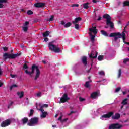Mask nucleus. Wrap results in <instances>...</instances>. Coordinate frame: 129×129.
Masks as SVG:
<instances>
[{
  "mask_svg": "<svg viewBox=\"0 0 129 129\" xmlns=\"http://www.w3.org/2000/svg\"><path fill=\"white\" fill-rule=\"evenodd\" d=\"M31 72L28 71V70H25L26 74H28V75H32V74H34L35 73V70H36L35 76L34 78V80H37L38 78L40 77L41 75V71L39 69V67L36 66V64H33L31 68Z\"/></svg>",
  "mask_w": 129,
  "mask_h": 129,
  "instance_id": "f257e3e1",
  "label": "nucleus"
},
{
  "mask_svg": "<svg viewBox=\"0 0 129 129\" xmlns=\"http://www.w3.org/2000/svg\"><path fill=\"white\" fill-rule=\"evenodd\" d=\"M109 37L110 38L114 37V41H115V42H116L118 39H121L122 37L123 43H124L126 45H129V42L125 41V33H124V32L123 31L122 32V34H121L120 32L111 33L109 35Z\"/></svg>",
  "mask_w": 129,
  "mask_h": 129,
  "instance_id": "f03ea898",
  "label": "nucleus"
},
{
  "mask_svg": "<svg viewBox=\"0 0 129 129\" xmlns=\"http://www.w3.org/2000/svg\"><path fill=\"white\" fill-rule=\"evenodd\" d=\"M114 113L113 112H109L107 114H104L101 116L102 118H110L112 116V119H119L120 118V114L118 113L115 114V115H113Z\"/></svg>",
  "mask_w": 129,
  "mask_h": 129,
  "instance_id": "7ed1b4c3",
  "label": "nucleus"
},
{
  "mask_svg": "<svg viewBox=\"0 0 129 129\" xmlns=\"http://www.w3.org/2000/svg\"><path fill=\"white\" fill-rule=\"evenodd\" d=\"M103 19H106V24L107 25H110L111 29H113L114 28V24L111 22V17L110 15L106 13L103 16Z\"/></svg>",
  "mask_w": 129,
  "mask_h": 129,
  "instance_id": "20e7f679",
  "label": "nucleus"
},
{
  "mask_svg": "<svg viewBox=\"0 0 129 129\" xmlns=\"http://www.w3.org/2000/svg\"><path fill=\"white\" fill-rule=\"evenodd\" d=\"M89 31L91 32H89L91 41V42H94V39H95V35H92V33H93L94 35H96L97 34V29H96V27L92 26V28H89Z\"/></svg>",
  "mask_w": 129,
  "mask_h": 129,
  "instance_id": "39448f33",
  "label": "nucleus"
},
{
  "mask_svg": "<svg viewBox=\"0 0 129 129\" xmlns=\"http://www.w3.org/2000/svg\"><path fill=\"white\" fill-rule=\"evenodd\" d=\"M21 53L17 54H9L8 53H5L3 54V59L4 60H7V59H16L17 57L20 56Z\"/></svg>",
  "mask_w": 129,
  "mask_h": 129,
  "instance_id": "423d86ee",
  "label": "nucleus"
},
{
  "mask_svg": "<svg viewBox=\"0 0 129 129\" xmlns=\"http://www.w3.org/2000/svg\"><path fill=\"white\" fill-rule=\"evenodd\" d=\"M29 121L27 123V125L28 126H34V125H37L39 123V118L37 117H34L31 118Z\"/></svg>",
  "mask_w": 129,
  "mask_h": 129,
  "instance_id": "0eeeda50",
  "label": "nucleus"
},
{
  "mask_svg": "<svg viewBox=\"0 0 129 129\" xmlns=\"http://www.w3.org/2000/svg\"><path fill=\"white\" fill-rule=\"evenodd\" d=\"M48 47L49 50L53 51L54 53H60L61 52V49L60 48L57 47L56 45L53 44V42H49L48 43Z\"/></svg>",
  "mask_w": 129,
  "mask_h": 129,
  "instance_id": "6e6552de",
  "label": "nucleus"
},
{
  "mask_svg": "<svg viewBox=\"0 0 129 129\" xmlns=\"http://www.w3.org/2000/svg\"><path fill=\"white\" fill-rule=\"evenodd\" d=\"M70 99V98L68 97V95L65 93L63 95L62 97L60 98L59 103H65L67 102L68 100Z\"/></svg>",
  "mask_w": 129,
  "mask_h": 129,
  "instance_id": "1a4fd4ad",
  "label": "nucleus"
},
{
  "mask_svg": "<svg viewBox=\"0 0 129 129\" xmlns=\"http://www.w3.org/2000/svg\"><path fill=\"white\" fill-rule=\"evenodd\" d=\"M122 126L119 123H112L108 127V129H120Z\"/></svg>",
  "mask_w": 129,
  "mask_h": 129,
  "instance_id": "9d476101",
  "label": "nucleus"
},
{
  "mask_svg": "<svg viewBox=\"0 0 129 129\" xmlns=\"http://www.w3.org/2000/svg\"><path fill=\"white\" fill-rule=\"evenodd\" d=\"M12 122V121L10 119H8L6 120L5 121H3L1 123V127H6L7 126H9L10 124H11V123Z\"/></svg>",
  "mask_w": 129,
  "mask_h": 129,
  "instance_id": "9b49d317",
  "label": "nucleus"
},
{
  "mask_svg": "<svg viewBox=\"0 0 129 129\" xmlns=\"http://www.w3.org/2000/svg\"><path fill=\"white\" fill-rule=\"evenodd\" d=\"M98 55V52L95 51H92L91 54L89 55L90 59H95L97 58V55Z\"/></svg>",
  "mask_w": 129,
  "mask_h": 129,
  "instance_id": "f8f14e48",
  "label": "nucleus"
},
{
  "mask_svg": "<svg viewBox=\"0 0 129 129\" xmlns=\"http://www.w3.org/2000/svg\"><path fill=\"white\" fill-rule=\"evenodd\" d=\"M46 6V3H37L34 4L35 8H44Z\"/></svg>",
  "mask_w": 129,
  "mask_h": 129,
  "instance_id": "ddd939ff",
  "label": "nucleus"
},
{
  "mask_svg": "<svg viewBox=\"0 0 129 129\" xmlns=\"http://www.w3.org/2000/svg\"><path fill=\"white\" fill-rule=\"evenodd\" d=\"M82 62L84 66H86L87 65V57L83 56L82 57Z\"/></svg>",
  "mask_w": 129,
  "mask_h": 129,
  "instance_id": "4468645a",
  "label": "nucleus"
},
{
  "mask_svg": "<svg viewBox=\"0 0 129 129\" xmlns=\"http://www.w3.org/2000/svg\"><path fill=\"white\" fill-rule=\"evenodd\" d=\"M82 20V18H81V17L76 18L75 19V21H72V23L74 25H75V24H77V23H78L79 22H80Z\"/></svg>",
  "mask_w": 129,
  "mask_h": 129,
  "instance_id": "2eb2a0df",
  "label": "nucleus"
},
{
  "mask_svg": "<svg viewBox=\"0 0 129 129\" xmlns=\"http://www.w3.org/2000/svg\"><path fill=\"white\" fill-rule=\"evenodd\" d=\"M98 96V93L94 92L91 94V98L95 99Z\"/></svg>",
  "mask_w": 129,
  "mask_h": 129,
  "instance_id": "dca6fc26",
  "label": "nucleus"
},
{
  "mask_svg": "<svg viewBox=\"0 0 129 129\" xmlns=\"http://www.w3.org/2000/svg\"><path fill=\"white\" fill-rule=\"evenodd\" d=\"M23 124H26L29 121V119L27 117H24L22 119Z\"/></svg>",
  "mask_w": 129,
  "mask_h": 129,
  "instance_id": "f3484780",
  "label": "nucleus"
},
{
  "mask_svg": "<svg viewBox=\"0 0 129 129\" xmlns=\"http://www.w3.org/2000/svg\"><path fill=\"white\" fill-rule=\"evenodd\" d=\"M49 35H50V32H49V31H46L45 32L43 33L42 34L43 37H44V38H46V37H48Z\"/></svg>",
  "mask_w": 129,
  "mask_h": 129,
  "instance_id": "a211bd4d",
  "label": "nucleus"
},
{
  "mask_svg": "<svg viewBox=\"0 0 129 129\" xmlns=\"http://www.w3.org/2000/svg\"><path fill=\"white\" fill-rule=\"evenodd\" d=\"M17 95L19 96L20 98H23V97H24V92H18L17 93Z\"/></svg>",
  "mask_w": 129,
  "mask_h": 129,
  "instance_id": "6ab92c4d",
  "label": "nucleus"
},
{
  "mask_svg": "<svg viewBox=\"0 0 129 129\" xmlns=\"http://www.w3.org/2000/svg\"><path fill=\"white\" fill-rule=\"evenodd\" d=\"M88 5H89V3L88 2L83 4V8L84 9H88L89 8V6H88Z\"/></svg>",
  "mask_w": 129,
  "mask_h": 129,
  "instance_id": "aec40b11",
  "label": "nucleus"
},
{
  "mask_svg": "<svg viewBox=\"0 0 129 129\" xmlns=\"http://www.w3.org/2000/svg\"><path fill=\"white\" fill-rule=\"evenodd\" d=\"M101 33L102 35H103L104 36H105V37H108V34H107V32H106L104 30H101Z\"/></svg>",
  "mask_w": 129,
  "mask_h": 129,
  "instance_id": "412c9836",
  "label": "nucleus"
},
{
  "mask_svg": "<svg viewBox=\"0 0 129 129\" xmlns=\"http://www.w3.org/2000/svg\"><path fill=\"white\" fill-rule=\"evenodd\" d=\"M121 104L123 105H126V104H127V98L123 100Z\"/></svg>",
  "mask_w": 129,
  "mask_h": 129,
  "instance_id": "4be33fe9",
  "label": "nucleus"
},
{
  "mask_svg": "<svg viewBox=\"0 0 129 129\" xmlns=\"http://www.w3.org/2000/svg\"><path fill=\"white\" fill-rule=\"evenodd\" d=\"M47 115H48V113H47V112H44L42 113L41 117H42V118H45Z\"/></svg>",
  "mask_w": 129,
  "mask_h": 129,
  "instance_id": "5701e85b",
  "label": "nucleus"
},
{
  "mask_svg": "<svg viewBox=\"0 0 129 129\" xmlns=\"http://www.w3.org/2000/svg\"><path fill=\"white\" fill-rule=\"evenodd\" d=\"M121 76V69H119L118 70V78H120Z\"/></svg>",
  "mask_w": 129,
  "mask_h": 129,
  "instance_id": "b1692460",
  "label": "nucleus"
},
{
  "mask_svg": "<svg viewBox=\"0 0 129 129\" xmlns=\"http://www.w3.org/2000/svg\"><path fill=\"white\" fill-rule=\"evenodd\" d=\"M104 58V56L103 55H99L98 57V61H102V59Z\"/></svg>",
  "mask_w": 129,
  "mask_h": 129,
  "instance_id": "393cba45",
  "label": "nucleus"
},
{
  "mask_svg": "<svg viewBox=\"0 0 129 129\" xmlns=\"http://www.w3.org/2000/svg\"><path fill=\"white\" fill-rule=\"evenodd\" d=\"M71 25H72V24H71V23L68 22L64 25V28H69V27H70V26H71Z\"/></svg>",
  "mask_w": 129,
  "mask_h": 129,
  "instance_id": "a878e982",
  "label": "nucleus"
},
{
  "mask_svg": "<svg viewBox=\"0 0 129 129\" xmlns=\"http://www.w3.org/2000/svg\"><path fill=\"white\" fill-rule=\"evenodd\" d=\"M47 21L49 22H53V21H54V15H51L50 19H47Z\"/></svg>",
  "mask_w": 129,
  "mask_h": 129,
  "instance_id": "bb28decb",
  "label": "nucleus"
},
{
  "mask_svg": "<svg viewBox=\"0 0 129 129\" xmlns=\"http://www.w3.org/2000/svg\"><path fill=\"white\" fill-rule=\"evenodd\" d=\"M34 110L33 109H31L30 110V113L29 115V116L30 117V116H33V114H34Z\"/></svg>",
  "mask_w": 129,
  "mask_h": 129,
  "instance_id": "cd10ccee",
  "label": "nucleus"
},
{
  "mask_svg": "<svg viewBox=\"0 0 129 129\" xmlns=\"http://www.w3.org/2000/svg\"><path fill=\"white\" fill-rule=\"evenodd\" d=\"M85 87L86 88H88L89 87V82H86L85 85H84Z\"/></svg>",
  "mask_w": 129,
  "mask_h": 129,
  "instance_id": "c85d7f7f",
  "label": "nucleus"
},
{
  "mask_svg": "<svg viewBox=\"0 0 129 129\" xmlns=\"http://www.w3.org/2000/svg\"><path fill=\"white\" fill-rule=\"evenodd\" d=\"M16 87H18V86L16 84H13L11 86H10V90H12L13 88H15Z\"/></svg>",
  "mask_w": 129,
  "mask_h": 129,
  "instance_id": "c756f323",
  "label": "nucleus"
},
{
  "mask_svg": "<svg viewBox=\"0 0 129 129\" xmlns=\"http://www.w3.org/2000/svg\"><path fill=\"white\" fill-rule=\"evenodd\" d=\"M99 75H105V73H104V71H101L98 72Z\"/></svg>",
  "mask_w": 129,
  "mask_h": 129,
  "instance_id": "7c9ffc66",
  "label": "nucleus"
},
{
  "mask_svg": "<svg viewBox=\"0 0 129 129\" xmlns=\"http://www.w3.org/2000/svg\"><path fill=\"white\" fill-rule=\"evenodd\" d=\"M22 28L24 32L28 31V26H24V27H23Z\"/></svg>",
  "mask_w": 129,
  "mask_h": 129,
  "instance_id": "2f4dec72",
  "label": "nucleus"
},
{
  "mask_svg": "<svg viewBox=\"0 0 129 129\" xmlns=\"http://www.w3.org/2000/svg\"><path fill=\"white\" fill-rule=\"evenodd\" d=\"M75 28L76 30H79V24H75Z\"/></svg>",
  "mask_w": 129,
  "mask_h": 129,
  "instance_id": "473e14b6",
  "label": "nucleus"
},
{
  "mask_svg": "<svg viewBox=\"0 0 129 129\" xmlns=\"http://www.w3.org/2000/svg\"><path fill=\"white\" fill-rule=\"evenodd\" d=\"M33 14H34V12L32 10H28L27 11V15H33Z\"/></svg>",
  "mask_w": 129,
  "mask_h": 129,
  "instance_id": "72a5a7b5",
  "label": "nucleus"
},
{
  "mask_svg": "<svg viewBox=\"0 0 129 129\" xmlns=\"http://www.w3.org/2000/svg\"><path fill=\"white\" fill-rule=\"evenodd\" d=\"M121 89V88L120 87L117 88L115 90V92L116 93L119 92Z\"/></svg>",
  "mask_w": 129,
  "mask_h": 129,
  "instance_id": "f704fd0d",
  "label": "nucleus"
},
{
  "mask_svg": "<svg viewBox=\"0 0 129 129\" xmlns=\"http://www.w3.org/2000/svg\"><path fill=\"white\" fill-rule=\"evenodd\" d=\"M129 62V58H125L123 59L124 64H126V62Z\"/></svg>",
  "mask_w": 129,
  "mask_h": 129,
  "instance_id": "c9c22d12",
  "label": "nucleus"
},
{
  "mask_svg": "<svg viewBox=\"0 0 129 129\" xmlns=\"http://www.w3.org/2000/svg\"><path fill=\"white\" fill-rule=\"evenodd\" d=\"M23 68L24 69H28V68H29V67L28 66V64H27V63H25L23 65Z\"/></svg>",
  "mask_w": 129,
  "mask_h": 129,
  "instance_id": "e433bc0d",
  "label": "nucleus"
},
{
  "mask_svg": "<svg viewBox=\"0 0 129 129\" xmlns=\"http://www.w3.org/2000/svg\"><path fill=\"white\" fill-rule=\"evenodd\" d=\"M79 99L81 102H82L83 101H85V99L82 98L81 97H80L79 98Z\"/></svg>",
  "mask_w": 129,
  "mask_h": 129,
  "instance_id": "4c0bfd02",
  "label": "nucleus"
},
{
  "mask_svg": "<svg viewBox=\"0 0 129 129\" xmlns=\"http://www.w3.org/2000/svg\"><path fill=\"white\" fill-rule=\"evenodd\" d=\"M29 24H30L29 22H28V21L25 22V23L24 24V27H28V25H29Z\"/></svg>",
  "mask_w": 129,
  "mask_h": 129,
  "instance_id": "58836bf2",
  "label": "nucleus"
},
{
  "mask_svg": "<svg viewBox=\"0 0 129 129\" xmlns=\"http://www.w3.org/2000/svg\"><path fill=\"white\" fill-rule=\"evenodd\" d=\"M49 107V105L47 104H44L43 106H41V107Z\"/></svg>",
  "mask_w": 129,
  "mask_h": 129,
  "instance_id": "ea45409f",
  "label": "nucleus"
},
{
  "mask_svg": "<svg viewBox=\"0 0 129 129\" xmlns=\"http://www.w3.org/2000/svg\"><path fill=\"white\" fill-rule=\"evenodd\" d=\"M3 49L5 52H7V51H8V47H3Z\"/></svg>",
  "mask_w": 129,
  "mask_h": 129,
  "instance_id": "a19ab883",
  "label": "nucleus"
},
{
  "mask_svg": "<svg viewBox=\"0 0 129 129\" xmlns=\"http://www.w3.org/2000/svg\"><path fill=\"white\" fill-rule=\"evenodd\" d=\"M68 120V118H65V119H63V120H62L61 122H66V121H67Z\"/></svg>",
  "mask_w": 129,
  "mask_h": 129,
  "instance_id": "79ce46f5",
  "label": "nucleus"
},
{
  "mask_svg": "<svg viewBox=\"0 0 129 129\" xmlns=\"http://www.w3.org/2000/svg\"><path fill=\"white\" fill-rule=\"evenodd\" d=\"M72 7H79V4H73L72 5Z\"/></svg>",
  "mask_w": 129,
  "mask_h": 129,
  "instance_id": "37998d69",
  "label": "nucleus"
},
{
  "mask_svg": "<svg viewBox=\"0 0 129 129\" xmlns=\"http://www.w3.org/2000/svg\"><path fill=\"white\" fill-rule=\"evenodd\" d=\"M102 19V17L101 16H99L98 18L97 19V21H100Z\"/></svg>",
  "mask_w": 129,
  "mask_h": 129,
  "instance_id": "c03bdc74",
  "label": "nucleus"
},
{
  "mask_svg": "<svg viewBox=\"0 0 129 129\" xmlns=\"http://www.w3.org/2000/svg\"><path fill=\"white\" fill-rule=\"evenodd\" d=\"M10 76L12 78H15V77H16V75L11 74Z\"/></svg>",
  "mask_w": 129,
  "mask_h": 129,
  "instance_id": "a18cd8bd",
  "label": "nucleus"
},
{
  "mask_svg": "<svg viewBox=\"0 0 129 129\" xmlns=\"http://www.w3.org/2000/svg\"><path fill=\"white\" fill-rule=\"evenodd\" d=\"M3 8H4V4L0 3V9H3Z\"/></svg>",
  "mask_w": 129,
  "mask_h": 129,
  "instance_id": "49530a36",
  "label": "nucleus"
},
{
  "mask_svg": "<svg viewBox=\"0 0 129 129\" xmlns=\"http://www.w3.org/2000/svg\"><path fill=\"white\" fill-rule=\"evenodd\" d=\"M41 94H42V93L41 92H39V93L37 94V96L40 97V96H41Z\"/></svg>",
  "mask_w": 129,
  "mask_h": 129,
  "instance_id": "de8ad7c7",
  "label": "nucleus"
},
{
  "mask_svg": "<svg viewBox=\"0 0 129 129\" xmlns=\"http://www.w3.org/2000/svg\"><path fill=\"white\" fill-rule=\"evenodd\" d=\"M14 103V102H12L9 105H8V108H10V106H12V105H13V104Z\"/></svg>",
  "mask_w": 129,
  "mask_h": 129,
  "instance_id": "09e8293b",
  "label": "nucleus"
},
{
  "mask_svg": "<svg viewBox=\"0 0 129 129\" xmlns=\"http://www.w3.org/2000/svg\"><path fill=\"white\" fill-rule=\"evenodd\" d=\"M73 113H75V112L72 111L70 112V113L69 114V115H71V114H73Z\"/></svg>",
  "mask_w": 129,
  "mask_h": 129,
  "instance_id": "8fccbe9b",
  "label": "nucleus"
},
{
  "mask_svg": "<svg viewBox=\"0 0 129 129\" xmlns=\"http://www.w3.org/2000/svg\"><path fill=\"white\" fill-rule=\"evenodd\" d=\"M0 3H7V0H0Z\"/></svg>",
  "mask_w": 129,
  "mask_h": 129,
  "instance_id": "3c124183",
  "label": "nucleus"
},
{
  "mask_svg": "<svg viewBox=\"0 0 129 129\" xmlns=\"http://www.w3.org/2000/svg\"><path fill=\"white\" fill-rule=\"evenodd\" d=\"M44 41L45 42H48V41H49V38L46 37L44 38Z\"/></svg>",
  "mask_w": 129,
  "mask_h": 129,
  "instance_id": "603ef678",
  "label": "nucleus"
},
{
  "mask_svg": "<svg viewBox=\"0 0 129 129\" xmlns=\"http://www.w3.org/2000/svg\"><path fill=\"white\" fill-rule=\"evenodd\" d=\"M62 116H60L59 118H58V120H60L61 121L62 120Z\"/></svg>",
  "mask_w": 129,
  "mask_h": 129,
  "instance_id": "864d4df0",
  "label": "nucleus"
},
{
  "mask_svg": "<svg viewBox=\"0 0 129 129\" xmlns=\"http://www.w3.org/2000/svg\"><path fill=\"white\" fill-rule=\"evenodd\" d=\"M61 24L62 25H65V22H64V21H62L61 22Z\"/></svg>",
  "mask_w": 129,
  "mask_h": 129,
  "instance_id": "5fc2aeb1",
  "label": "nucleus"
},
{
  "mask_svg": "<svg viewBox=\"0 0 129 129\" xmlns=\"http://www.w3.org/2000/svg\"><path fill=\"white\" fill-rule=\"evenodd\" d=\"M4 85V83L0 82V87H2Z\"/></svg>",
  "mask_w": 129,
  "mask_h": 129,
  "instance_id": "6e6d98bb",
  "label": "nucleus"
},
{
  "mask_svg": "<svg viewBox=\"0 0 129 129\" xmlns=\"http://www.w3.org/2000/svg\"><path fill=\"white\" fill-rule=\"evenodd\" d=\"M90 70H91V68L87 71V73H89V72H90Z\"/></svg>",
  "mask_w": 129,
  "mask_h": 129,
  "instance_id": "4d7b16f0",
  "label": "nucleus"
},
{
  "mask_svg": "<svg viewBox=\"0 0 129 129\" xmlns=\"http://www.w3.org/2000/svg\"><path fill=\"white\" fill-rule=\"evenodd\" d=\"M40 111H41V112L43 113V112H44V109H40Z\"/></svg>",
  "mask_w": 129,
  "mask_h": 129,
  "instance_id": "13d9d810",
  "label": "nucleus"
},
{
  "mask_svg": "<svg viewBox=\"0 0 129 129\" xmlns=\"http://www.w3.org/2000/svg\"><path fill=\"white\" fill-rule=\"evenodd\" d=\"M93 3H94V4H96L97 3V1H96V0H93Z\"/></svg>",
  "mask_w": 129,
  "mask_h": 129,
  "instance_id": "bf43d9fd",
  "label": "nucleus"
},
{
  "mask_svg": "<svg viewBox=\"0 0 129 129\" xmlns=\"http://www.w3.org/2000/svg\"><path fill=\"white\" fill-rule=\"evenodd\" d=\"M42 63H43L44 64H47V62H46L45 60H42Z\"/></svg>",
  "mask_w": 129,
  "mask_h": 129,
  "instance_id": "052dcab7",
  "label": "nucleus"
},
{
  "mask_svg": "<svg viewBox=\"0 0 129 129\" xmlns=\"http://www.w3.org/2000/svg\"><path fill=\"white\" fill-rule=\"evenodd\" d=\"M122 93H123V95H125V94H126V92H122Z\"/></svg>",
  "mask_w": 129,
  "mask_h": 129,
  "instance_id": "680f3d73",
  "label": "nucleus"
},
{
  "mask_svg": "<svg viewBox=\"0 0 129 129\" xmlns=\"http://www.w3.org/2000/svg\"><path fill=\"white\" fill-rule=\"evenodd\" d=\"M123 105H122L121 107H120V109H122V108H123Z\"/></svg>",
  "mask_w": 129,
  "mask_h": 129,
  "instance_id": "e2e57ef3",
  "label": "nucleus"
},
{
  "mask_svg": "<svg viewBox=\"0 0 129 129\" xmlns=\"http://www.w3.org/2000/svg\"><path fill=\"white\" fill-rule=\"evenodd\" d=\"M2 70H1V68H0V75H2Z\"/></svg>",
  "mask_w": 129,
  "mask_h": 129,
  "instance_id": "0e129e2a",
  "label": "nucleus"
},
{
  "mask_svg": "<svg viewBox=\"0 0 129 129\" xmlns=\"http://www.w3.org/2000/svg\"><path fill=\"white\" fill-rule=\"evenodd\" d=\"M21 12H25V10H24V9H21Z\"/></svg>",
  "mask_w": 129,
  "mask_h": 129,
  "instance_id": "69168bd1",
  "label": "nucleus"
},
{
  "mask_svg": "<svg viewBox=\"0 0 129 129\" xmlns=\"http://www.w3.org/2000/svg\"><path fill=\"white\" fill-rule=\"evenodd\" d=\"M105 29H107V28H108V26H105Z\"/></svg>",
  "mask_w": 129,
  "mask_h": 129,
  "instance_id": "338daca9",
  "label": "nucleus"
},
{
  "mask_svg": "<svg viewBox=\"0 0 129 129\" xmlns=\"http://www.w3.org/2000/svg\"><path fill=\"white\" fill-rule=\"evenodd\" d=\"M118 24H121V21H119L118 22Z\"/></svg>",
  "mask_w": 129,
  "mask_h": 129,
  "instance_id": "774afa93",
  "label": "nucleus"
}]
</instances>
